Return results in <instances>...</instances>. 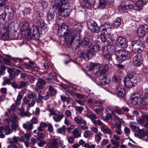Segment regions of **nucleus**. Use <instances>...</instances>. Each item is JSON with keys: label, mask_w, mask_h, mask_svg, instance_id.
<instances>
[{"label": "nucleus", "mask_w": 148, "mask_h": 148, "mask_svg": "<svg viewBox=\"0 0 148 148\" xmlns=\"http://www.w3.org/2000/svg\"><path fill=\"white\" fill-rule=\"evenodd\" d=\"M45 83L46 82L44 80L41 79H39L38 81L37 82V87L36 89L39 90L42 89L43 85L45 84Z\"/></svg>", "instance_id": "28"}, {"label": "nucleus", "mask_w": 148, "mask_h": 148, "mask_svg": "<svg viewBox=\"0 0 148 148\" xmlns=\"http://www.w3.org/2000/svg\"><path fill=\"white\" fill-rule=\"evenodd\" d=\"M11 141L13 142L14 144L17 143L18 142V137L14 136L12 138V140H10L9 143L11 145Z\"/></svg>", "instance_id": "55"}, {"label": "nucleus", "mask_w": 148, "mask_h": 148, "mask_svg": "<svg viewBox=\"0 0 148 148\" xmlns=\"http://www.w3.org/2000/svg\"><path fill=\"white\" fill-rule=\"evenodd\" d=\"M141 28H142L143 31H144L145 33L148 32V25H142L140 26Z\"/></svg>", "instance_id": "57"}, {"label": "nucleus", "mask_w": 148, "mask_h": 148, "mask_svg": "<svg viewBox=\"0 0 148 148\" xmlns=\"http://www.w3.org/2000/svg\"><path fill=\"white\" fill-rule=\"evenodd\" d=\"M48 89L51 96H55L57 93V90L51 85L49 86Z\"/></svg>", "instance_id": "35"}, {"label": "nucleus", "mask_w": 148, "mask_h": 148, "mask_svg": "<svg viewBox=\"0 0 148 148\" xmlns=\"http://www.w3.org/2000/svg\"><path fill=\"white\" fill-rule=\"evenodd\" d=\"M100 82L102 85H106L108 84V83L107 79L104 78L102 79Z\"/></svg>", "instance_id": "64"}, {"label": "nucleus", "mask_w": 148, "mask_h": 148, "mask_svg": "<svg viewBox=\"0 0 148 148\" xmlns=\"http://www.w3.org/2000/svg\"><path fill=\"white\" fill-rule=\"evenodd\" d=\"M146 0H140L136 3L134 9L138 11L142 10V8L146 2Z\"/></svg>", "instance_id": "15"}, {"label": "nucleus", "mask_w": 148, "mask_h": 148, "mask_svg": "<svg viewBox=\"0 0 148 148\" xmlns=\"http://www.w3.org/2000/svg\"><path fill=\"white\" fill-rule=\"evenodd\" d=\"M66 129L65 126L63 125L62 127L58 128L57 130V132L58 133L62 134L65 132Z\"/></svg>", "instance_id": "49"}, {"label": "nucleus", "mask_w": 148, "mask_h": 148, "mask_svg": "<svg viewBox=\"0 0 148 148\" xmlns=\"http://www.w3.org/2000/svg\"><path fill=\"white\" fill-rule=\"evenodd\" d=\"M121 18L117 17L113 22V27L115 28L118 27L121 24Z\"/></svg>", "instance_id": "31"}, {"label": "nucleus", "mask_w": 148, "mask_h": 148, "mask_svg": "<svg viewBox=\"0 0 148 148\" xmlns=\"http://www.w3.org/2000/svg\"><path fill=\"white\" fill-rule=\"evenodd\" d=\"M23 96L20 94L19 92V94L17 96L16 100L15 101V105L16 106H19L21 103V100L22 99Z\"/></svg>", "instance_id": "42"}, {"label": "nucleus", "mask_w": 148, "mask_h": 148, "mask_svg": "<svg viewBox=\"0 0 148 148\" xmlns=\"http://www.w3.org/2000/svg\"><path fill=\"white\" fill-rule=\"evenodd\" d=\"M89 68L90 71H92L93 73L97 74L99 70V66L98 64L91 63L89 66Z\"/></svg>", "instance_id": "18"}, {"label": "nucleus", "mask_w": 148, "mask_h": 148, "mask_svg": "<svg viewBox=\"0 0 148 148\" xmlns=\"http://www.w3.org/2000/svg\"><path fill=\"white\" fill-rule=\"evenodd\" d=\"M100 47L97 45H95L93 46L91 48L89 49L88 51L90 53L91 56H93L95 53L99 52L100 51Z\"/></svg>", "instance_id": "17"}, {"label": "nucleus", "mask_w": 148, "mask_h": 148, "mask_svg": "<svg viewBox=\"0 0 148 148\" xmlns=\"http://www.w3.org/2000/svg\"><path fill=\"white\" fill-rule=\"evenodd\" d=\"M58 140L57 138H54L53 139L51 143L52 148H57L58 147Z\"/></svg>", "instance_id": "47"}, {"label": "nucleus", "mask_w": 148, "mask_h": 148, "mask_svg": "<svg viewBox=\"0 0 148 148\" xmlns=\"http://www.w3.org/2000/svg\"><path fill=\"white\" fill-rule=\"evenodd\" d=\"M91 134V132L90 131H86L84 134V136L86 138L90 136Z\"/></svg>", "instance_id": "59"}, {"label": "nucleus", "mask_w": 148, "mask_h": 148, "mask_svg": "<svg viewBox=\"0 0 148 148\" xmlns=\"http://www.w3.org/2000/svg\"><path fill=\"white\" fill-rule=\"evenodd\" d=\"M67 138L68 141L69 143L71 144L73 143L74 140V138L73 137L70 136L67 137Z\"/></svg>", "instance_id": "63"}, {"label": "nucleus", "mask_w": 148, "mask_h": 148, "mask_svg": "<svg viewBox=\"0 0 148 148\" xmlns=\"http://www.w3.org/2000/svg\"><path fill=\"white\" fill-rule=\"evenodd\" d=\"M23 127L27 130V132L30 131L33 128V125L31 122H27L23 125Z\"/></svg>", "instance_id": "20"}, {"label": "nucleus", "mask_w": 148, "mask_h": 148, "mask_svg": "<svg viewBox=\"0 0 148 148\" xmlns=\"http://www.w3.org/2000/svg\"><path fill=\"white\" fill-rule=\"evenodd\" d=\"M101 130L104 133H107L109 135L112 134V132L109 128L106 125L103 126V127H101Z\"/></svg>", "instance_id": "29"}, {"label": "nucleus", "mask_w": 148, "mask_h": 148, "mask_svg": "<svg viewBox=\"0 0 148 148\" xmlns=\"http://www.w3.org/2000/svg\"><path fill=\"white\" fill-rule=\"evenodd\" d=\"M19 120V117L16 114H11V122L12 123H18Z\"/></svg>", "instance_id": "36"}, {"label": "nucleus", "mask_w": 148, "mask_h": 148, "mask_svg": "<svg viewBox=\"0 0 148 148\" xmlns=\"http://www.w3.org/2000/svg\"><path fill=\"white\" fill-rule=\"evenodd\" d=\"M79 57V58L86 60L87 58L88 59L90 57H91L92 56H91L90 53L88 50L86 53L84 52H80Z\"/></svg>", "instance_id": "22"}, {"label": "nucleus", "mask_w": 148, "mask_h": 148, "mask_svg": "<svg viewBox=\"0 0 148 148\" xmlns=\"http://www.w3.org/2000/svg\"><path fill=\"white\" fill-rule=\"evenodd\" d=\"M145 34V32L144 31H143V29H142V28H141V27L140 26L138 28L137 30V36L138 37H142L144 36Z\"/></svg>", "instance_id": "33"}, {"label": "nucleus", "mask_w": 148, "mask_h": 148, "mask_svg": "<svg viewBox=\"0 0 148 148\" xmlns=\"http://www.w3.org/2000/svg\"><path fill=\"white\" fill-rule=\"evenodd\" d=\"M55 14L50 12L48 13L47 18L49 21L52 22L54 21Z\"/></svg>", "instance_id": "45"}, {"label": "nucleus", "mask_w": 148, "mask_h": 148, "mask_svg": "<svg viewBox=\"0 0 148 148\" xmlns=\"http://www.w3.org/2000/svg\"><path fill=\"white\" fill-rule=\"evenodd\" d=\"M115 55L117 60L119 63H121L129 59L130 57V53L124 49H122L115 52Z\"/></svg>", "instance_id": "3"}, {"label": "nucleus", "mask_w": 148, "mask_h": 148, "mask_svg": "<svg viewBox=\"0 0 148 148\" xmlns=\"http://www.w3.org/2000/svg\"><path fill=\"white\" fill-rule=\"evenodd\" d=\"M20 114L19 115L22 117L25 116L29 117L31 116V114L29 112H25V109L23 108H21L19 110Z\"/></svg>", "instance_id": "26"}, {"label": "nucleus", "mask_w": 148, "mask_h": 148, "mask_svg": "<svg viewBox=\"0 0 148 148\" xmlns=\"http://www.w3.org/2000/svg\"><path fill=\"white\" fill-rule=\"evenodd\" d=\"M27 97L30 99H33L37 97L36 93L35 92H31L27 95Z\"/></svg>", "instance_id": "53"}, {"label": "nucleus", "mask_w": 148, "mask_h": 148, "mask_svg": "<svg viewBox=\"0 0 148 148\" xmlns=\"http://www.w3.org/2000/svg\"><path fill=\"white\" fill-rule=\"evenodd\" d=\"M128 7H127L126 5H121L119 6L118 8V10L119 11L121 12H127L128 9Z\"/></svg>", "instance_id": "37"}, {"label": "nucleus", "mask_w": 148, "mask_h": 148, "mask_svg": "<svg viewBox=\"0 0 148 148\" xmlns=\"http://www.w3.org/2000/svg\"><path fill=\"white\" fill-rule=\"evenodd\" d=\"M117 95L119 98H122L125 96L124 88L122 85H119L116 90Z\"/></svg>", "instance_id": "14"}, {"label": "nucleus", "mask_w": 148, "mask_h": 148, "mask_svg": "<svg viewBox=\"0 0 148 148\" xmlns=\"http://www.w3.org/2000/svg\"><path fill=\"white\" fill-rule=\"evenodd\" d=\"M131 102L135 105H138L144 108H148V93H145L143 98L139 94H136L134 97H131Z\"/></svg>", "instance_id": "2"}, {"label": "nucleus", "mask_w": 148, "mask_h": 148, "mask_svg": "<svg viewBox=\"0 0 148 148\" xmlns=\"http://www.w3.org/2000/svg\"><path fill=\"white\" fill-rule=\"evenodd\" d=\"M88 27L90 30L94 33H98L100 31V29L97 23L93 21L88 24Z\"/></svg>", "instance_id": "8"}, {"label": "nucleus", "mask_w": 148, "mask_h": 148, "mask_svg": "<svg viewBox=\"0 0 148 148\" xmlns=\"http://www.w3.org/2000/svg\"><path fill=\"white\" fill-rule=\"evenodd\" d=\"M17 123H12L10 126L12 129L14 130H16L18 126Z\"/></svg>", "instance_id": "56"}, {"label": "nucleus", "mask_w": 148, "mask_h": 148, "mask_svg": "<svg viewBox=\"0 0 148 148\" xmlns=\"http://www.w3.org/2000/svg\"><path fill=\"white\" fill-rule=\"evenodd\" d=\"M47 125L45 123L41 122L40 124V126L38 127V129L40 132H42L44 130V128L47 127Z\"/></svg>", "instance_id": "41"}, {"label": "nucleus", "mask_w": 148, "mask_h": 148, "mask_svg": "<svg viewBox=\"0 0 148 148\" xmlns=\"http://www.w3.org/2000/svg\"><path fill=\"white\" fill-rule=\"evenodd\" d=\"M46 143L45 141L43 140H40V141L37 142L38 146L41 147H43Z\"/></svg>", "instance_id": "60"}, {"label": "nucleus", "mask_w": 148, "mask_h": 148, "mask_svg": "<svg viewBox=\"0 0 148 148\" xmlns=\"http://www.w3.org/2000/svg\"><path fill=\"white\" fill-rule=\"evenodd\" d=\"M76 37V35L73 33L70 32L68 33L64 37L66 44L69 46H72Z\"/></svg>", "instance_id": "6"}, {"label": "nucleus", "mask_w": 148, "mask_h": 148, "mask_svg": "<svg viewBox=\"0 0 148 148\" xmlns=\"http://www.w3.org/2000/svg\"><path fill=\"white\" fill-rule=\"evenodd\" d=\"M79 143L82 147L86 148H95V145H92L90 146L88 143H85V142L82 139L79 141Z\"/></svg>", "instance_id": "23"}, {"label": "nucleus", "mask_w": 148, "mask_h": 148, "mask_svg": "<svg viewBox=\"0 0 148 148\" xmlns=\"http://www.w3.org/2000/svg\"><path fill=\"white\" fill-rule=\"evenodd\" d=\"M143 62V57L140 54H138L134 56L133 59L132 64L135 66H140Z\"/></svg>", "instance_id": "9"}, {"label": "nucleus", "mask_w": 148, "mask_h": 148, "mask_svg": "<svg viewBox=\"0 0 148 148\" xmlns=\"http://www.w3.org/2000/svg\"><path fill=\"white\" fill-rule=\"evenodd\" d=\"M87 117L90 119L93 123H95V119L97 118L96 115L95 114L88 113Z\"/></svg>", "instance_id": "38"}, {"label": "nucleus", "mask_w": 148, "mask_h": 148, "mask_svg": "<svg viewBox=\"0 0 148 148\" xmlns=\"http://www.w3.org/2000/svg\"><path fill=\"white\" fill-rule=\"evenodd\" d=\"M16 108L15 106L14 103L12 104L10 108L9 109L8 111L5 113V115L7 116H9L10 114L14 111Z\"/></svg>", "instance_id": "30"}, {"label": "nucleus", "mask_w": 148, "mask_h": 148, "mask_svg": "<svg viewBox=\"0 0 148 148\" xmlns=\"http://www.w3.org/2000/svg\"><path fill=\"white\" fill-rule=\"evenodd\" d=\"M136 123L132 122L130 124L131 129L134 132H137L139 129V127L136 125Z\"/></svg>", "instance_id": "39"}, {"label": "nucleus", "mask_w": 148, "mask_h": 148, "mask_svg": "<svg viewBox=\"0 0 148 148\" xmlns=\"http://www.w3.org/2000/svg\"><path fill=\"white\" fill-rule=\"evenodd\" d=\"M57 74L54 72H52L49 73H46L45 75V77L46 80H50L56 78Z\"/></svg>", "instance_id": "21"}, {"label": "nucleus", "mask_w": 148, "mask_h": 148, "mask_svg": "<svg viewBox=\"0 0 148 148\" xmlns=\"http://www.w3.org/2000/svg\"><path fill=\"white\" fill-rule=\"evenodd\" d=\"M121 80V77L116 75H114L112 78V80L114 82L119 83H120Z\"/></svg>", "instance_id": "48"}, {"label": "nucleus", "mask_w": 148, "mask_h": 148, "mask_svg": "<svg viewBox=\"0 0 148 148\" xmlns=\"http://www.w3.org/2000/svg\"><path fill=\"white\" fill-rule=\"evenodd\" d=\"M107 3L103 1H102L101 0H100V2L97 6L98 8L100 9L104 8L106 6Z\"/></svg>", "instance_id": "50"}, {"label": "nucleus", "mask_w": 148, "mask_h": 148, "mask_svg": "<svg viewBox=\"0 0 148 148\" xmlns=\"http://www.w3.org/2000/svg\"><path fill=\"white\" fill-rule=\"evenodd\" d=\"M95 3V0H87V2L85 1L83 4L84 6L86 8H88L90 5H92Z\"/></svg>", "instance_id": "34"}, {"label": "nucleus", "mask_w": 148, "mask_h": 148, "mask_svg": "<svg viewBox=\"0 0 148 148\" xmlns=\"http://www.w3.org/2000/svg\"><path fill=\"white\" fill-rule=\"evenodd\" d=\"M93 123L95 125H99L101 126V127H103L105 125L100 120H97V121H95V123Z\"/></svg>", "instance_id": "61"}, {"label": "nucleus", "mask_w": 148, "mask_h": 148, "mask_svg": "<svg viewBox=\"0 0 148 148\" xmlns=\"http://www.w3.org/2000/svg\"><path fill=\"white\" fill-rule=\"evenodd\" d=\"M4 81L2 83V85L4 86L7 84H9L11 82V80L6 77H4Z\"/></svg>", "instance_id": "54"}, {"label": "nucleus", "mask_w": 148, "mask_h": 148, "mask_svg": "<svg viewBox=\"0 0 148 148\" xmlns=\"http://www.w3.org/2000/svg\"><path fill=\"white\" fill-rule=\"evenodd\" d=\"M102 50L103 52V56L104 58L106 60H108L110 59L111 56L110 54V52L106 51H103V49H102Z\"/></svg>", "instance_id": "46"}, {"label": "nucleus", "mask_w": 148, "mask_h": 148, "mask_svg": "<svg viewBox=\"0 0 148 148\" xmlns=\"http://www.w3.org/2000/svg\"><path fill=\"white\" fill-rule=\"evenodd\" d=\"M107 37L108 38V41L112 42L114 40V36L113 34L108 33L107 34Z\"/></svg>", "instance_id": "51"}, {"label": "nucleus", "mask_w": 148, "mask_h": 148, "mask_svg": "<svg viewBox=\"0 0 148 148\" xmlns=\"http://www.w3.org/2000/svg\"><path fill=\"white\" fill-rule=\"evenodd\" d=\"M61 100L64 102L66 101L69 102L70 101V99L69 97H66L65 96L63 95H60Z\"/></svg>", "instance_id": "52"}, {"label": "nucleus", "mask_w": 148, "mask_h": 148, "mask_svg": "<svg viewBox=\"0 0 148 148\" xmlns=\"http://www.w3.org/2000/svg\"><path fill=\"white\" fill-rule=\"evenodd\" d=\"M70 32H69L68 26L65 24L61 25L58 31V34L61 37H65L66 35Z\"/></svg>", "instance_id": "7"}, {"label": "nucleus", "mask_w": 148, "mask_h": 148, "mask_svg": "<svg viewBox=\"0 0 148 148\" xmlns=\"http://www.w3.org/2000/svg\"><path fill=\"white\" fill-rule=\"evenodd\" d=\"M76 33L77 34H79L82 31V26L80 23H77L74 27Z\"/></svg>", "instance_id": "44"}, {"label": "nucleus", "mask_w": 148, "mask_h": 148, "mask_svg": "<svg viewBox=\"0 0 148 148\" xmlns=\"http://www.w3.org/2000/svg\"><path fill=\"white\" fill-rule=\"evenodd\" d=\"M125 86L127 88H131L135 86L137 82L134 77L130 75L126 77L124 81Z\"/></svg>", "instance_id": "5"}, {"label": "nucleus", "mask_w": 148, "mask_h": 148, "mask_svg": "<svg viewBox=\"0 0 148 148\" xmlns=\"http://www.w3.org/2000/svg\"><path fill=\"white\" fill-rule=\"evenodd\" d=\"M82 43L85 47H89L92 44V42H90L88 39H86L83 40Z\"/></svg>", "instance_id": "32"}, {"label": "nucleus", "mask_w": 148, "mask_h": 148, "mask_svg": "<svg viewBox=\"0 0 148 148\" xmlns=\"http://www.w3.org/2000/svg\"><path fill=\"white\" fill-rule=\"evenodd\" d=\"M74 120L78 124H86V122L82 117L76 116L74 118Z\"/></svg>", "instance_id": "27"}, {"label": "nucleus", "mask_w": 148, "mask_h": 148, "mask_svg": "<svg viewBox=\"0 0 148 148\" xmlns=\"http://www.w3.org/2000/svg\"><path fill=\"white\" fill-rule=\"evenodd\" d=\"M131 46L133 51L136 53H141L145 47L143 42L139 40L133 41Z\"/></svg>", "instance_id": "4"}, {"label": "nucleus", "mask_w": 148, "mask_h": 148, "mask_svg": "<svg viewBox=\"0 0 148 148\" xmlns=\"http://www.w3.org/2000/svg\"><path fill=\"white\" fill-rule=\"evenodd\" d=\"M36 24L38 26H40L41 28L45 29V28L46 24L43 19H38Z\"/></svg>", "instance_id": "25"}, {"label": "nucleus", "mask_w": 148, "mask_h": 148, "mask_svg": "<svg viewBox=\"0 0 148 148\" xmlns=\"http://www.w3.org/2000/svg\"><path fill=\"white\" fill-rule=\"evenodd\" d=\"M24 33L23 32V34H24V37L25 39H30L32 37L30 32V29L27 31H24Z\"/></svg>", "instance_id": "40"}, {"label": "nucleus", "mask_w": 148, "mask_h": 148, "mask_svg": "<svg viewBox=\"0 0 148 148\" xmlns=\"http://www.w3.org/2000/svg\"><path fill=\"white\" fill-rule=\"evenodd\" d=\"M109 69V66L108 65L106 64L103 65L101 71L99 72L100 75L102 76L108 72Z\"/></svg>", "instance_id": "24"}, {"label": "nucleus", "mask_w": 148, "mask_h": 148, "mask_svg": "<svg viewBox=\"0 0 148 148\" xmlns=\"http://www.w3.org/2000/svg\"><path fill=\"white\" fill-rule=\"evenodd\" d=\"M32 38L35 40H37L40 37L39 28L37 26H34L32 28Z\"/></svg>", "instance_id": "13"}, {"label": "nucleus", "mask_w": 148, "mask_h": 148, "mask_svg": "<svg viewBox=\"0 0 148 148\" xmlns=\"http://www.w3.org/2000/svg\"><path fill=\"white\" fill-rule=\"evenodd\" d=\"M111 142L112 145H114L116 148L119 147V144L117 141L115 140H114L112 139L111 140Z\"/></svg>", "instance_id": "58"}, {"label": "nucleus", "mask_w": 148, "mask_h": 148, "mask_svg": "<svg viewBox=\"0 0 148 148\" xmlns=\"http://www.w3.org/2000/svg\"><path fill=\"white\" fill-rule=\"evenodd\" d=\"M35 90L38 92V97L42 98V99H43V96H42L41 94V92H42V90L37 89H35Z\"/></svg>", "instance_id": "62"}, {"label": "nucleus", "mask_w": 148, "mask_h": 148, "mask_svg": "<svg viewBox=\"0 0 148 148\" xmlns=\"http://www.w3.org/2000/svg\"><path fill=\"white\" fill-rule=\"evenodd\" d=\"M115 42L116 45L119 47L125 48L127 46L126 39L123 37L120 36L117 38L115 40Z\"/></svg>", "instance_id": "12"}, {"label": "nucleus", "mask_w": 148, "mask_h": 148, "mask_svg": "<svg viewBox=\"0 0 148 148\" xmlns=\"http://www.w3.org/2000/svg\"><path fill=\"white\" fill-rule=\"evenodd\" d=\"M115 49V46L111 43H109L107 46H104L103 49V51H106L111 53L114 51Z\"/></svg>", "instance_id": "19"}, {"label": "nucleus", "mask_w": 148, "mask_h": 148, "mask_svg": "<svg viewBox=\"0 0 148 148\" xmlns=\"http://www.w3.org/2000/svg\"><path fill=\"white\" fill-rule=\"evenodd\" d=\"M1 32L3 40H6L8 39L9 37V31L8 28L6 25H3Z\"/></svg>", "instance_id": "10"}, {"label": "nucleus", "mask_w": 148, "mask_h": 148, "mask_svg": "<svg viewBox=\"0 0 148 148\" xmlns=\"http://www.w3.org/2000/svg\"><path fill=\"white\" fill-rule=\"evenodd\" d=\"M4 12L6 14L7 20L9 21L12 20L14 14L13 9L9 6H6Z\"/></svg>", "instance_id": "11"}, {"label": "nucleus", "mask_w": 148, "mask_h": 148, "mask_svg": "<svg viewBox=\"0 0 148 148\" xmlns=\"http://www.w3.org/2000/svg\"><path fill=\"white\" fill-rule=\"evenodd\" d=\"M74 137L76 138H77L81 136V134L79 132V131L77 128L75 129L73 131L71 132Z\"/></svg>", "instance_id": "43"}, {"label": "nucleus", "mask_w": 148, "mask_h": 148, "mask_svg": "<svg viewBox=\"0 0 148 148\" xmlns=\"http://www.w3.org/2000/svg\"><path fill=\"white\" fill-rule=\"evenodd\" d=\"M67 3L66 0H53L52 8L55 10H58L62 16L66 17L71 12L70 10L68 8Z\"/></svg>", "instance_id": "1"}, {"label": "nucleus", "mask_w": 148, "mask_h": 148, "mask_svg": "<svg viewBox=\"0 0 148 148\" xmlns=\"http://www.w3.org/2000/svg\"><path fill=\"white\" fill-rule=\"evenodd\" d=\"M20 26L22 30L23 31L30 29L29 23L26 21L21 22L20 23Z\"/></svg>", "instance_id": "16"}]
</instances>
